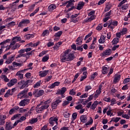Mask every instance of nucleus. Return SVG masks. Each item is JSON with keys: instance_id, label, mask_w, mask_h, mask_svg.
I'll use <instances>...</instances> for the list:
<instances>
[{"instance_id": "f257e3e1", "label": "nucleus", "mask_w": 130, "mask_h": 130, "mask_svg": "<svg viewBox=\"0 0 130 130\" xmlns=\"http://www.w3.org/2000/svg\"><path fill=\"white\" fill-rule=\"evenodd\" d=\"M71 49H68L63 52L60 55V59L61 62H66V61H71L75 58V54L71 53Z\"/></svg>"}, {"instance_id": "f03ea898", "label": "nucleus", "mask_w": 130, "mask_h": 130, "mask_svg": "<svg viewBox=\"0 0 130 130\" xmlns=\"http://www.w3.org/2000/svg\"><path fill=\"white\" fill-rule=\"evenodd\" d=\"M44 94V90L41 89H35L32 92V95L34 97H36L38 98V97H40V96H43Z\"/></svg>"}, {"instance_id": "7ed1b4c3", "label": "nucleus", "mask_w": 130, "mask_h": 130, "mask_svg": "<svg viewBox=\"0 0 130 130\" xmlns=\"http://www.w3.org/2000/svg\"><path fill=\"white\" fill-rule=\"evenodd\" d=\"M62 102V99L61 98L57 99L55 102L52 104V108L53 109H56L57 106L59 105V103Z\"/></svg>"}, {"instance_id": "20e7f679", "label": "nucleus", "mask_w": 130, "mask_h": 130, "mask_svg": "<svg viewBox=\"0 0 130 130\" xmlns=\"http://www.w3.org/2000/svg\"><path fill=\"white\" fill-rule=\"evenodd\" d=\"M58 119L57 118L55 117H51L49 119V123L50 124H51V125H53L54 124H58Z\"/></svg>"}, {"instance_id": "39448f33", "label": "nucleus", "mask_w": 130, "mask_h": 130, "mask_svg": "<svg viewBox=\"0 0 130 130\" xmlns=\"http://www.w3.org/2000/svg\"><path fill=\"white\" fill-rule=\"evenodd\" d=\"M28 71V69L20 70L17 72L16 76L18 77V80H22V79H24V74H22V73H25V71Z\"/></svg>"}, {"instance_id": "423d86ee", "label": "nucleus", "mask_w": 130, "mask_h": 130, "mask_svg": "<svg viewBox=\"0 0 130 130\" xmlns=\"http://www.w3.org/2000/svg\"><path fill=\"white\" fill-rule=\"evenodd\" d=\"M28 92V90L27 89H24L19 92L17 94V98L18 99H22L23 97H25L26 96V94Z\"/></svg>"}, {"instance_id": "0eeeda50", "label": "nucleus", "mask_w": 130, "mask_h": 130, "mask_svg": "<svg viewBox=\"0 0 130 130\" xmlns=\"http://www.w3.org/2000/svg\"><path fill=\"white\" fill-rule=\"evenodd\" d=\"M28 103H30V100H29V99H24L20 102L19 105V106L24 107L28 105Z\"/></svg>"}, {"instance_id": "6e6552de", "label": "nucleus", "mask_w": 130, "mask_h": 130, "mask_svg": "<svg viewBox=\"0 0 130 130\" xmlns=\"http://www.w3.org/2000/svg\"><path fill=\"white\" fill-rule=\"evenodd\" d=\"M40 104L38 105L36 107V110L37 113H41L43 110H45V109H47V107H44L43 105H42L40 107Z\"/></svg>"}, {"instance_id": "1a4fd4ad", "label": "nucleus", "mask_w": 130, "mask_h": 130, "mask_svg": "<svg viewBox=\"0 0 130 130\" xmlns=\"http://www.w3.org/2000/svg\"><path fill=\"white\" fill-rule=\"evenodd\" d=\"M6 119H7L6 115L0 114V125H5Z\"/></svg>"}, {"instance_id": "9d476101", "label": "nucleus", "mask_w": 130, "mask_h": 130, "mask_svg": "<svg viewBox=\"0 0 130 130\" xmlns=\"http://www.w3.org/2000/svg\"><path fill=\"white\" fill-rule=\"evenodd\" d=\"M79 15H80L79 13L72 15L71 16V22H73V23H77V22H79V18H77V17Z\"/></svg>"}, {"instance_id": "9b49d317", "label": "nucleus", "mask_w": 130, "mask_h": 130, "mask_svg": "<svg viewBox=\"0 0 130 130\" xmlns=\"http://www.w3.org/2000/svg\"><path fill=\"white\" fill-rule=\"evenodd\" d=\"M11 42V39H8L0 43L1 48H6L7 47V43H10Z\"/></svg>"}, {"instance_id": "f8f14e48", "label": "nucleus", "mask_w": 130, "mask_h": 130, "mask_svg": "<svg viewBox=\"0 0 130 130\" xmlns=\"http://www.w3.org/2000/svg\"><path fill=\"white\" fill-rule=\"evenodd\" d=\"M19 86H20V89L22 90V89H24V88H27L28 86L26 83V81L24 80H21L18 83Z\"/></svg>"}, {"instance_id": "ddd939ff", "label": "nucleus", "mask_w": 130, "mask_h": 130, "mask_svg": "<svg viewBox=\"0 0 130 130\" xmlns=\"http://www.w3.org/2000/svg\"><path fill=\"white\" fill-rule=\"evenodd\" d=\"M14 128V126H13V124L11 122H6L5 129L6 130H12V129Z\"/></svg>"}, {"instance_id": "4468645a", "label": "nucleus", "mask_w": 130, "mask_h": 130, "mask_svg": "<svg viewBox=\"0 0 130 130\" xmlns=\"http://www.w3.org/2000/svg\"><path fill=\"white\" fill-rule=\"evenodd\" d=\"M111 53H112V50L110 49H108L103 52L102 55V56H106V55H110Z\"/></svg>"}, {"instance_id": "2eb2a0df", "label": "nucleus", "mask_w": 130, "mask_h": 130, "mask_svg": "<svg viewBox=\"0 0 130 130\" xmlns=\"http://www.w3.org/2000/svg\"><path fill=\"white\" fill-rule=\"evenodd\" d=\"M18 80L16 78L12 79L10 80V82L7 84L8 87H12L14 86L17 82Z\"/></svg>"}, {"instance_id": "dca6fc26", "label": "nucleus", "mask_w": 130, "mask_h": 130, "mask_svg": "<svg viewBox=\"0 0 130 130\" xmlns=\"http://www.w3.org/2000/svg\"><path fill=\"white\" fill-rule=\"evenodd\" d=\"M48 73H49V70L42 71L39 72V76L40 77L43 78L44 77H46V76H47V75L48 74Z\"/></svg>"}, {"instance_id": "f3484780", "label": "nucleus", "mask_w": 130, "mask_h": 130, "mask_svg": "<svg viewBox=\"0 0 130 130\" xmlns=\"http://www.w3.org/2000/svg\"><path fill=\"white\" fill-rule=\"evenodd\" d=\"M67 92V88L66 87H62L61 89L58 90L57 91V94L58 95H63L64 93Z\"/></svg>"}, {"instance_id": "a211bd4d", "label": "nucleus", "mask_w": 130, "mask_h": 130, "mask_svg": "<svg viewBox=\"0 0 130 130\" xmlns=\"http://www.w3.org/2000/svg\"><path fill=\"white\" fill-rule=\"evenodd\" d=\"M120 74H115L114 75L113 83L114 84H116V83H118L119 82V80H120Z\"/></svg>"}, {"instance_id": "6ab92c4d", "label": "nucleus", "mask_w": 130, "mask_h": 130, "mask_svg": "<svg viewBox=\"0 0 130 130\" xmlns=\"http://www.w3.org/2000/svg\"><path fill=\"white\" fill-rule=\"evenodd\" d=\"M88 17L92 20H95V11L92 10L88 14Z\"/></svg>"}, {"instance_id": "aec40b11", "label": "nucleus", "mask_w": 130, "mask_h": 130, "mask_svg": "<svg viewBox=\"0 0 130 130\" xmlns=\"http://www.w3.org/2000/svg\"><path fill=\"white\" fill-rule=\"evenodd\" d=\"M108 71H109L108 66L106 65L102 67V73L103 74V75L107 74V73H108Z\"/></svg>"}, {"instance_id": "412c9836", "label": "nucleus", "mask_w": 130, "mask_h": 130, "mask_svg": "<svg viewBox=\"0 0 130 130\" xmlns=\"http://www.w3.org/2000/svg\"><path fill=\"white\" fill-rule=\"evenodd\" d=\"M22 40V39L20 37H15L12 38V40L11 41V42L13 43V42H14V45L16 44V42H18L19 41H21Z\"/></svg>"}, {"instance_id": "4be33fe9", "label": "nucleus", "mask_w": 130, "mask_h": 130, "mask_svg": "<svg viewBox=\"0 0 130 130\" xmlns=\"http://www.w3.org/2000/svg\"><path fill=\"white\" fill-rule=\"evenodd\" d=\"M84 6H85V3L83 2H79L77 7V10H78L80 11V10H82L83 8L84 7Z\"/></svg>"}, {"instance_id": "5701e85b", "label": "nucleus", "mask_w": 130, "mask_h": 130, "mask_svg": "<svg viewBox=\"0 0 130 130\" xmlns=\"http://www.w3.org/2000/svg\"><path fill=\"white\" fill-rule=\"evenodd\" d=\"M60 84V82L56 81L54 83H53V84H52L51 85L49 86L48 88H49L50 89H53V88H55V87H56L57 86H59Z\"/></svg>"}, {"instance_id": "b1692460", "label": "nucleus", "mask_w": 130, "mask_h": 130, "mask_svg": "<svg viewBox=\"0 0 130 130\" xmlns=\"http://www.w3.org/2000/svg\"><path fill=\"white\" fill-rule=\"evenodd\" d=\"M18 109H20V107H19V106H15L10 110V111H9V114H13L14 112H16V111H17V110H18Z\"/></svg>"}, {"instance_id": "393cba45", "label": "nucleus", "mask_w": 130, "mask_h": 130, "mask_svg": "<svg viewBox=\"0 0 130 130\" xmlns=\"http://www.w3.org/2000/svg\"><path fill=\"white\" fill-rule=\"evenodd\" d=\"M55 9H56V6L54 4H51L48 6V11H49V12H52V11L55 10Z\"/></svg>"}, {"instance_id": "a878e982", "label": "nucleus", "mask_w": 130, "mask_h": 130, "mask_svg": "<svg viewBox=\"0 0 130 130\" xmlns=\"http://www.w3.org/2000/svg\"><path fill=\"white\" fill-rule=\"evenodd\" d=\"M74 3H75V0H70V1H69L68 2H66V4L67 5V4H68L66 6L67 8H70V7H73L74 6Z\"/></svg>"}, {"instance_id": "bb28decb", "label": "nucleus", "mask_w": 130, "mask_h": 130, "mask_svg": "<svg viewBox=\"0 0 130 130\" xmlns=\"http://www.w3.org/2000/svg\"><path fill=\"white\" fill-rule=\"evenodd\" d=\"M14 59L15 57H14V56H12L6 60V63H7V64H10V63H12V62H13Z\"/></svg>"}, {"instance_id": "cd10ccee", "label": "nucleus", "mask_w": 130, "mask_h": 130, "mask_svg": "<svg viewBox=\"0 0 130 130\" xmlns=\"http://www.w3.org/2000/svg\"><path fill=\"white\" fill-rule=\"evenodd\" d=\"M80 120L82 123H86L87 122V116L86 115H82L80 117Z\"/></svg>"}, {"instance_id": "c85d7f7f", "label": "nucleus", "mask_w": 130, "mask_h": 130, "mask_svg": "<svg viewBox=\"0 0 130 130\" xmlns=\"http://www.w3.org/2000/svg\"><path fill=\"white\" fill-rule=\"evenodd\" d=\"M41 80L39 81L38 82H36L33 86L34 89H38L40 86H41Z\"/></svg>"}, {"instance_id": "c756f323", "label": "nucleus", "mask_w": 130, "mask_h": 130, "mask_svg": "<svg viewBox=\"0 0 130 130\" xmlns=\"http://www.w3.org/2000/svg\"><path fill=\"white\" fill-rule=\"evenodd\" d=\"M98 105V101H95L93 102L91 106L90 107V109L92 110H95V109L96 107H97V106Z\"/></svg>"}, {"instance_id": "7c9ffc66", "label": "nucleus", "mask_w": 130, "mask_h": 130, "mask_svg": "<svg viewBox=\"0 0 130 130\" xmlns=\"http://www.w3.org/2000/svg\"><path fill=\"white\" fill-rule=\"evenodd\" d=\"M52 101L51 99L48 100L45 102H44L43 104H44L43 106L44 107H47V109L49 107V104H50V103Z\"/></svg>"}, {"instance_id": "2f4dec72", "label": "nucleus", "mask_w": 130, "mask_h": 130, "mask_svg": "<svg viewBox=\"0 0 130 130\" xmlns=\"http://www.w3.org/2000/svg\"><path fill=\"white\" fill-rule=\"evenodd\" d=\"M76 42V44H77V45H82V43L83 42V38L81 37H78L77 39Z\"/></svg>"}, {"instance_id": "473e14b6", "label": "nucleus", "mask_w": 130, "mask_h": 130, "mask_svg": "<svg viewBox=\"0 0 130 130\" xmlns=\"http://www.w3.org/2000/svg\"><path fill=\"white\" fill-rule=\"evenodd\" d=\"M105 39H106V37L104 35L101 36L100 40H99V43H104V42H105Z\"/></svg>"}, {"instance_id": "72a5a7b5", "label": "nucleus", "mask_w": 130, "mask_h": 130, "mask_svg": "<svg viewBox=\"0 0 130 130\" xmlns=\"http://www.w3.org/2000/svg\"><path fill=\"white\" fill-rule=\"evenodd\" d=\"M16 25V22L14 21H11V22L9 23L7 26L8 29H10V27H14Z\"/></svg>"}, {"instance_id": "f704fd0d", "label": "nucleus", "mask_w": 130, "mask_h": 130, "mask_svg": "<svg viewBox=\"0 0 130 130\" xmlns=\"http://www.w3.org/2000/svg\"><path fill=\"white\" fill-rule=\"evenodd\" d=\"M15 43L13 42V43L12 42H11L10 45L9 46H7V47H6V51H8V50H10V49H11L12 50V48H13V46H14V44Z\"/></svg>"}, {"instance_id": "c9c22d12", "label": "nucleus", "mask_w": 130, "mask_h": 130, "mask_svg": "<svg viewBox=\"0 0 130 130\" xmlns=\"http://www.w3.org/2000/svg\"><path fill=\"white\" fill-rule=\"evenodd\" d=\"M98 76V73L94 72L93 74L90 76V80L93 81V80Z\"/></svg>"}, {"instance_id": "e433bc0d", "label": "nucleus", "mask_w": 130, "mask_h": 130, "mask_svg": "<svg viewBox=\"0 0 130 130\" xmlns=\"http://www.w3.org/2000/svg\"><path fill=\"white\" fill-rule=\"evenodd\" d=\"M120 119V117H113L111 121H113L114 122L117 123L118 122Z\"/></svg>"}, {"instance_id": "4c0bfd02", "label": "nucleus", "mask_w": 130, "mask_h": 130, "mask_svg": "<svg viewBox=\"0 0 130 130\" xmlns=\"http://www.w3.org/2000/svg\"><path fill=\"white\" fill-rule=\"evenodd\" d=\"M34 37V35L33 34H27L25 36L26 39H32Z\"/></svg>"}, {"instance_id": "58836bf2", "label": "nucleus", "mask_w": 130, "mask_h": 130, "mask_svg": "<svg viewBox=\"0 0 130 130\" xmlns=\"http://www.w3.org/2000/svg\"><path fill=\"white\" fill-rule=\"evenodd\" d=\"M119 42V39L118 38H115L112 41V44H117Z\"/></svg>"}, {"instance_id": "ea45409f", "label": "nucleus", "mask_w": 130, "mask_h": 130, "mask_svg": "<svg viewBox=\"0 0 130 130\" xmlns=\"http://www.w3.org/2000/svg\"><path fill=\"white\" fill-rule=\"evenodd\" d=\"M38 12H39V8H37L36 10L34 11V12H33L29 15V16L34 17V16H35L36 14H37Z\"/></svg>"}, {"instance_id": "a19ab883", "label": "nucleus", "mask_w": 130, "mask_h": 130, "mask_svg": "<svg viewBox=\"0 0 130 130\" xmlns=\"http://www.w3.org/2000/svg\"><path fill=\"white\" fill-rule=\"evenodd\" d=\"M90 118V119L89 121H88L85 124L86 127H88V126H87V125H90V124H92L93 123V119L91 117Z\"/></svg>"}, {"instance_id": "79ce46f5", "label": "nucleus", "mask_w": 130, "mask_h": 130, "mask_svg": "<svg viewBox=\"0 0 130 130\" xmlns=\"http://www.w3.org/2000/svg\"><path fill=\"white\" fill-rule=\"evenodd\" d=\"M90 118V119L89 121H88L85 124L86 127H88V126H87V125H90V124H92L93 123V119L91 117Z\"/></svg>"}, {"instance_id": "37998d69", "label": "nucleus", "mask_w": 130, "mask_h": 130, "mask_svg": "<svg viewBox=\"0 0 130 130\" xmlns=\"http://www.w3.org/2000/svg\"><path fill=\"white\" fill-rule=\"evenodd\" d=\"M48 59H49V55H46L43 57L42 60L43 61V62H45L46 61H47Z\"/></svg>"}, {"instance_id": "c03bdc74", "label": "nucleus", "mask_w": 130, "mask_h": 130, "mask_svg": "<svg viewBox=\"0 0 130 130\" xmlns=\"http://www.w3.org/2000/svg\"><path fill=\"white\" fill-rule=\"evenodd\" d=\"M13 66L15 68H17V67H22V64L20 63H18L17 62H13Z\"/></svg>"}, {"instance_id": "a18cd8bd", "label": "nucleus", "mask_w": 130, "mask_h": 130, "mask_svg": "<svg viewBox=\"0 0 130 130\" xmlns=\"http://www.w3.org/2000/svg\"><path fill=\"white\" fill-rule=\"evenodd\" d=\"M92 21L90 17L87 18L85 19H84L83 21V24H86V23H89V22H91Z\"/></svg>"}, {"instance_id": "49530a36", "label": "nucleus", "mask_w": 130, "mask_h": 130, "mask_svg": "<svg viewBox=\"0 0 130 130\" xmlns=\"http://www.w3.org/2000/svg\"><path fill=\"white\" fill-rule=\"evenodd\" d=\"M2 79H4V80L5 82H9L10 81V79L7 77V76L3 75L1 76Z\"/></svg>"}, {"instance_id": "de8ad7c7", "label": "nucleus", "mask_w": 130, "mask_h": 130, "mask_svg": "<svg viewBox=\"0 0 130 130\" xmlns=\"http://www.w3.org/2000/svg\"><path fill=\"white\" fill-rule=\"evenodd\" d=\"M62 34V31H59L54 35L55 37H60Z\"/></svg>"}, {"instance_id": "09e8293b", "label": "nucleus", "mask_w": 130, "mask_h": 130, "mask_svg": "<svg viewBox=\"0 0 130 130\" xmlns=\"http://www.w3.org/2000/svg\"><path fill=\"white\" fill-rule=\"evenodd\" d=\"M110 9H111V5H106L104 11L105 12H108V11H109V10H110Z\"/></svg>"}, {"instance_id": "8fccbe9b", "label": "nucleus", "mask_w": 130, "mask_h": 130, "mask_svg": "<svg viewBox=\"0 0 130 130\" xmlns=\"http://www.w3.org/2000/svg\"><path fill=\"white\" fill-rule=\"evenodd\" d=\"M25 83L26 84V86H27V87H28V86H29V85H30V84H32V83H33V80H32V79L27 80L25 81Z\"/></svg>"}, {"instance_id": "3c124183", "label": "nucleus", "mask_w": 130, "mask_h": 130, "mask_svg": "<svg viewBox=\"0 0 130 130\" xmlns=\"http://www.w3.org/2000/svg\"><path fill=\"white\" fill-rule=\"evenodd\" d=\"M103 28V25L101 24H99L96 27V30H98V31H100L102 30Z\"/></svg>"}, {"instance_id": "603ef678", "label": "nucleus", "mask_w": 130, "mask_h": 130, "mask_svg": "<svg viewBox=\"0 0 130 130\" xmlns=\"http://www.w3.org/2000/svg\"><path fill=\"white\" fill-rule=\"evenodd\" d=\"M127 32V29L126 28H123L121 31V33L122 35H124L125 34H126Z\"/></svg>"}, {"instance_id": "864d4df0", "label": "nucleus", "mask_w": 130, "mask_h": 130, "mask_svg": "<svg viewBox=\"0 0 130 130\" xmlns=\"http://www.w3.org/2000/svg\"><path fill=\"white\" fill-rule=\"evenodd\" d=\"M37 121H38V119L37 118H32L30 120V123H31V124L35 123V122H37Z\"/></svg>"}, {"instance_id": "5fc2aeb1", "label": "nucleus", "mask_w": 130, "mask_h": 130, "mask_svg": "<svg viewBox=\"0 0 130 130\" xmlns=\"http://www.w3.org/2000/svg\"><path fill=\"white\" fill-rule=\"evenodd\" d=\"M24 23L23 22L22 20H21L18 25V28H23L24 27Z\"/></svg>"}, {"instance_id": "6e6d98bb", "label": "nucleus", "mask_w": 130, "mask_h": 130, "mask_svg": "<svg viewBox=\"0 0 130 130\" xmlns=\"http://www.w3.org/2000/svg\"><path fill=\"white\" fill-rule=\"evenodd\" d=\"M21 115V114H17L16 115H14L12 118L11 120H15L17 117H19Z\"/></svg>"}, {"instance_id": "4d7b16f0", "label": "nucleus", "mask_w": 130, "mask_h": 130, "mask_svg": "<svg viewBox=\"0 0 130 130\" xmlns=\"http://www.w3.org/2000/svg\"><path fill=\"white\" fill-rule=\"evenodd\" d=\"M21 46L20 44H16V45H13V47H12V50H15V49H17L18 47H20Z\"/></svg>"}, {"instance_id": "13d9d810", "label": "nucleus", "mask_w": 130, "mask_h": 130, "mask_svg": "<svg viewBox=\"0 0 130 130\" xmlns=\"http://www.w3.org/2000/svg\"><path fill=\"white\" fill-rule=\"evenodd\" d=\"M92 89V87L91 85H87L85 87V92H88L89 90H91Z\"/></svg>"}, {"instance_id": "bf43d9fd", "label": "nucleus", "mask_w": 130, "mask_h": 130, "mask_svg": "<svg viewBox=\"0 0 130 130\" xmlns=\"http://www.w3.org/2000/svg\"><path fill=\"white\" fill-rule=\"evenodd\" d=\"M11 93V89H9L7 92L6 93V94H5L4 96L6 98H8V97H9V96H10V95H11V94L10 93Z\"/></svg>"}, {"instance_id": "052dcab7", "label": "nucleus", "mask_w": 130, "mask_h": 130, "mask_svg": "<svg viewBox=\"0 0 130 130\" xmlns=\"http://www.w3.org/2000/svg\"><path fill=\"white\" fill-rule=\"evenodd\" d=\"M28 109H23V108H20L19 110V113H24V112H25V111H27Z\"/></svg>"}, {"instance_id": "680f3d73", "label": "nucleus", "mask_w": 130, "mask_h": 130, "mask_svg": "<svg viewBox=\"0 0 130 130\" xmlns=\"http://www.w3.org/2000/svg\"><path fill=\"white\" fill-rule=\"evenodd\" d=\"M77 116H78V113H74L72 114V119H73V120H76V119L77 118Z\"/></svg>"}, {"instance_id": "e2e57ef3", "label": "nucleus", "mask_w": 130, "mask_h": 130, "mask_svg": "<svg viewBox=\"0 0 130 130\" xmlns=\"http://www.w3.org/2000/svg\"><path fill=\"white\" fill-rule=\"evenodd\" d=\"M110 23H111V25H114V27H116V26L118 25V22L117 21H111Z\"/></svg>"}, {"instance_id": "0e129e2a", "label": "nucleus", "mask_w": 130, "mask_h": 130, "mask_svg": "<svg viewBox=\"0 0 130 130\" xmlns=\"http://www.w3.org/2000/svg\"><path fill=\"white\" fill-rule=\"evenodd\" d=\"M69 104H70V102H69L68 101H64L63 102V103L62 104V106L64 107V106H67V105H69Z\"/></svg>"}, {"instance_id": "69168bd1", "label": "nucleus", "mask_w": 130, "mask_h": 130, "mask_svg": "<svg viewBox=\"0 0 130 130\" xmlns=\"http://www.w3.org/2000/svg\"><path fill=\"white\" fill-rule=\"evenodd\" d=\"M111 105L113 106V105H114V104H116V100H115V99H112L111 100Z\"/></svg>"}, {"instance_id": "338daca9", "label": "nucleus", "mask_w": 130, "mask_h": 130, "mask_svg": "<svg viewBox=\"0 0 130 130\" xmlns=\"http://www.w3.org/2000/svg\"><path fill=\"white\" fill-rule=\"evenodd\" d=\"M52 79V76L50 75L45 79V82H49Z\"/></svg>"}, {"instance_id": "774afa93", "label": "nucleus", "mask_w": 130, "mask_h": 130, "mask_svg": "<svg viewBox=\"0 0 130 130\" xmlns=\"http://www.w3.org/2000/svg\"><path fill=\"white\" fill-rule=\"evenodd\" d=\"M22 21L23 24H29L30 23V20L29 19H23Z\"/></svg>"}]
</instances>
